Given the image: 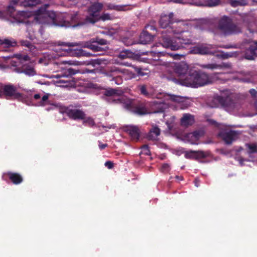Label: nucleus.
<instances>
[{
	"label": "nucleus",
	"mask_w": 257,
	"mask_h": 257,
	"mask_svg": "<svg viewBox=\"0 0 257 257\" xmlns=\"http://www.w3.org/2000/svg\"><path fill=\"white\" fill-rule=\"evenodd\" d=\"M223 65L224 67H229L230 66V65L229 64H224Z\"/></svg>",
	"instance_id": "obj_58"
},
{
	"label": "nucleus",
	"mask_w": 257,
	"mask_h": 257,
	"mask_svg": "<svg viewBox=\"0 0 257 257\" xmlns=\"http://www.w3.org/2000/svg\"><path fill=\"white\" fill-rule=\"evenodd\" d=\"M114 63L116 64H117L123 65H125V66H131V65L130 64H129L128 62L119 63L118 62L115 61Z\"/></svg>",
	"instance_id": "obj_53"
},
{
	"label": "nucleus",
	"mask_w": 257,
	"mask_h": 257,
	"mask_svg": "<svg viewBox=\"0 0 257 257\" xmlns=\"http://www.w3.org/2000/svg\"><path fill=\"white\" fill-rule=\"evenodd\" d=\"M18 5L11 4L10 2V5L7 8V12H2L0 11V19H6L8 17H11L18 23H27V19L33 15L34 16L35 19V11L34 13L28 11H18L15 12V7ZM36 20V19H35Z\"/></svg>",
	"instance_id": "obj_5"
},
{
	"label": "nucleus",
	"mask_w": 257,
	"mask_h": 257,
	"mask_svg": "<svg viewBox=\"0 0 257 257\" xmlns=\"http://www.w3.org/2000/svg\"><path fill=\"white\" fill-rule=\"evenodd\" d=\"M196 151H190L186 152L185 154V157L187 159L196 160Z\"/></svg>",
	"instance_id": "obj_39"
},
{
	"label": "nucleus",
	"mask_w": 257,
	"mask_h": 257,
	"mask_svg": "<svg viewBox=\"0 0 257 257\" xmlns=\"http://www.w3.org/2000/svg\"><path fill=\"white\" fill-rule=\"evenodd\" d=\"M43 26L41 27V29H40V32L41 35L43 34Z\"/></svg>",
	"instance_id": "obj_59"
},
{
	"label": "nucleus",
	"mask_w": 257,
	"mask_h": 257,
	"mask_svg": "<svg viewBox=\"0 0 257 257\" xmlns=\"http://www.w3.org/2000/svg\"><path fill=\"white\" fill-rule=\"evenodd\" d=\"M229 4L233 7L245 6L247 4L246 0H229Z\"/></svg>",
	"instance_id": "obj_32"
},
{
	"label": "nucleus",
	"mask_w": 257,
	"mask_h": 257,
	"mask_svg": "<svg viewBox=\"0 0 257 257\" xmlns=\"http://www.w3.org/2000/svg\"><path fill=\"white\" fill-rule=\"evenodd\" d=\"M141 153L143 154H145L146 155H149L150 154V150L149 149L148 146L144 145L141 148Z\"/></svg>",
	"instance_id": "obj_44"
},
{
	"label": "nucleus",
	"mask_w": 257,
	"mask_h": 257,
	"mask_svg": "<svg viewBox=\"0 0 257 257\" xmlns=\"http://www.w3.org/2000/svg\"><path fill=\"white\" fill-rule=\"evenodd\" d=\"M254 107H255V109L256 110V112L254 114H257V100L254 103Z\"/></svg>",
	"instance_id": "obj_56"
},
{
	"label": "nucleus",
	"mask_w": 257,
	"mask_h": 257,
	"mask_svg": "<svg viewBox=\"0 0 257 257\" xmlns=\"http://www.w3.org/2000/svg\"><path fill=\"white\" fill-rule=\"evenodd\" d=\"M49 94H47L42 95L40 93H35L30 90L24 93V99L22 102L29 105L36 104L35 101H37L38 106H44L48 103Z\"/></svg>",
	"instance_id": "obj_13"
},
{
	"label": "nucleus",
	"mask_w": 257,
	"mask_h": 257,
	"mask_svg": "<svg viewBox=\"0 0 257 257\" xmlns=\"http://www.w3.org/2000/svg\"><path fill=\"white\" fill-rule=\"evenodd\" d=\"M63 112H65L69 118L74 120L84 119L86 115L82 110L70 107L64 108Z\"/></svg>",
	"instance_id": "obj_16"
},
{
	"label": "nucleus",
	"mask_w": 257,
	"mask_h": 257,
	"mask_svg": "<svg viewBox=\"0 0 257 257\" xmlns=\"http://www.w3.org/2000/svg\"><path fill=\"white\" fill-rule=\"evenodd\" d=\"M100 43L101 44H106V40H100Z\"/></svg>",
	"instance_id": "obj_57"
},
{
	"label": "nucleus",
	"mask_w": 257,
	"mask_h": 257,
	"mask_svg": "<svg viewBox=\"0 0 257 257\" xmlns=\"http://www.w3.org/2000/svg\"><path fill=\"white\" fill-rule=\"evenodd\" d=\"M67 78H68V80L60 79L57 81V83L59 84V86H68L70 84V78L68 77V76H67Z\"/></svg>",
	"instance_id": "obj_40"
},
{
	"label": "nucleus",
	"mask_w": 257,
	"mask_h": 257,
	"mask_svg": "<svg viewBox=\"0 0 257 257\" xmlns=\"http://www.w3.org/2000/svg\"><path fill=\"white\" fill-rule=\"evenodd\" d=\"M161 170L162 172L166 173L170 170V166L167 164H164L162 165Z\"/></svg>",
	"instance_id": "obj_46"
},
{
	"label": "nucleus",
	"mask_w": 257,
	"mask_h": 257,
	"mask_svg": "<svg viewBox=\"0 0 257 257\" xmlns=\"http://www.w3.org/2000/svg\"><path fill=\"white\" fill-rule=\"evenodd\" d=\"M22 45L31 48L33 46L32 44L28 41H22L21 42Z\"/></svg>",
	"instance_id": "obj_48"
},
{
	"label": "nucleus",
	"mask_w": 257,
	"mask_h": 257,
	"mask_svg": "<svg viewBox=\"0 0 257 257\" xmlns=\"http://www.w3.org/2000/svg\"><path fill=\"white\" fill-rule=\"evenodd\" d=\"M17 43L14 39H0V45L5 47L10 48L17 46Z\"/></svg>",
	"instance_id": "obj_28"
},
{
	"label": "nucleus",
	"mask_w": 257,
	"mask_h": 257,
	"mask_svg": "<svg viewBox=\"0 0 257 257\" xmlns=\"http://www.w3.org/2000/svg\"><path fill=\"white\" fill-rule=\"evenodd\" d=\"M0 97L7 99H17L22 101L24 93L18 91V87L11 83L3 84L0 83Z\"/></svg>",
	"instance_id": "obj_10"
},
{
	"label": "nucleus",
	"mask_w": 257,
	"mask_h": 257,
	"mask_svg": "<svg viewBox=\"0 0 257 257\" xmlns=\"http://www.w3.org/2000/svg\"><path fill=\"white\" fill-rule=\"evenodd\" d=\"M223 48H228V47H222Z\"/></svg>",
	"instance_id": "obj_63"
},
{
	"label": "nucleus",
	"mask_w": 257,
	"mask_h": 257,
	"mask_svg": "<svg viewBox=\"0 0 257 257\" xmlns=\"http://www.w3.org/2000/svg\"><path fill=\"white\" fill-rule=\"evenodd\" d=\"M249 92L251 94V95L254 96L256 94L257 91L254 89H251L249 90Z\"/></svg>",
	"instance_id": "obj_54"
},
{
	"label": "nucleus",
	"mask_w": 257,
	"mask_h": 257,
	"mask_svg": "<svg viewBox=\"0 0 257 257\" xmlns=\"http://www.w3.org/2000/svg\"><path fill=\"white\" fill-rule=\"evenodd\" d=\"M219 136L226 144H231L233 141L238 138V134L233 131H222L219 134Z\"/></svg>",
	"instance_id": "obj_17"
},
{
	"label": "nucleus",
	"mask_w": 257,
	"mask_h": 257,
	"mask_svg": "<svg viewBox=\"0 0 257 257\" xmlns=\"http://www.w3.org/2000/svg\"><path fill=\"white\" fill-rule=\"evenodd\" d=\"M135 71L137 72L138 74L140 76H144L146 74L142 72V69L140 67L132 66Z\"/></svg>",
	"instance_id": "obj_45"
},
{
	"label": "nucleus",
	"mask_w": 257,
	"mask_h": 257,
	"mask_svg": "<svg viewBox=\"0 0 257 257\" xmlns=\"http://www.w3.org/2000/svg\"><path fill=\"white\" fill-rule=\"evenodd\" d=\"M173 14L170 13L168 15H163L161 16L159 25L162 28H166L171 23H173Z\"/></svg>",
	"instance_id": "obj_24"
},
{
	"label": "nucleus",
	"mask_w": 257,
	"mask_h": 257,
	"mask_svg": "<svg viewBox=\"0 0 257 257\" xmlns=\"http://www.w3.org/2000/svg\"><path fill=\"white\" fill-rule=\"evenodd\" d=\"M105 166L107 167L108 169H112L113 167V164L111 161H106L105 163Z\"/></svg>",
	"instance_id": "obj_50"
},
{
	"label": "nucleus",
	"mask_w": 257,
	"mask_h": 257,
	"mask_svg": "<svg viewBox=\"0 0 257 257\" xmlns=\"http://www.w3.org/2000/svg\"><path fill=\"white\" fill-rule=\"evenodd\" d=\"M39 63H42V59H40L39 60Z\"/></svg>",
	"instance_id": "obj_62"
},
{
	"label": "nucleus",
	"mask_w": 257,
	"mask_h": 257,
	"mask_svg": "<svg viewBox=\"0 0 257 257\" xmlns=\"http://www.w3.org/2000/svg\"><path fill=\"white\" fill-rule=\"evenodd\" d=\"M171 57H172L174 59H180L183 56V55H179L178 54H168Z\"/></svg>",
	"instance_id": "obj_49"
},
{
	"label": "nucleus",
	"mask_w": 257,
	"mask_h": 257,
	"mask_svg": "<svg viewBox=\"0 0 257 257\" xmlns=\"http://www.w3.org/2000/svg\"><path fill=\"white\" fill-rule=\"evenodd\" d=\"M104 74L113 81L115 84L119 85L122 83L121 75L126 76L125 79H130L136 77L135 74L128 69H122L112 66L105 70Z\"/></svg>",
	"instance_id": "obj_6"
},
{
	"label": "nucleus",
	"mask_w": 257,
	"mask_h": 257,
	"mask_svg": "<svg viewBox=\"0 0 257 257\" xmlns=\"http://www.w3.org/2000/svg\"><path fill=\"white\" fill-rule=\"evenodd\" d=\"M59 53L57 54L58 56H75L80 57L84 55L83 51L81 49L78 50L77 51H73L72 49L69 48L68 49H59Z\"/></svg>",
	"instance_id": "obj_22"
},
{
	"label": "nucleus",
	"mask_w": 257,
	"mask_h": 257,
	"mask_svg": "<svg viewBox=\"0 0 257 257\" xmlns=\"http://www.w3.org/2000/svg\"><path fill=\"white\" fill-rule=\"evenodd\" d=\"M218 74L209 75L202 71H194L181 79V84L186 86L197 88L214 82L218 77Z\"/></svg>",
	"instance_id": "obj_4"
},
{
	"label": "nucleus",
	"mask_w": 257,
	"mask_h": 257,
	"mask_svg": "<svg viewBox=\"0 0 257 257\" xmlns=\"http://www.w3.org/2000/svg\"><path fill=\"white\" fill-rule=\"evenodd\" d=\"M160 134V130L156 126H153L148 135V139L150 140H156Z\"/></svg>",
	"instance_id": "obj_27"
},
{
	"label": "nucleus",
	"mask_w": 257,
	"mask_h": 257,
	"mask_svg": "<svg viewBox=\"0 0 257 257\" xmlns=\"http://www.w3.org/2000/svg\"><path fill=\"white\" fill-rule=\"evenodd\" d=\"M62 45L67 46L69 47H72V46H78V44L76 43H63Z\"/></svg>",
	"instance_id": "obj_51"
},
{
	"label": "nucleus",
	"mask_w": 257,
	"mask_h": 257,
	"mask_svg": "<svg viewBox=\"0 0 257 257\" xmlns=\"http://www.w3.org/2000/svg\"><path fill=\"white\" fill-rule=\"evenodd\" d=\"M254 2L257 3V0H255Z\"/></svg>",
	"instance_id": "obj_64"
},
{
	"label": "nucleus",
	"mask_w": 257,
	"mask_h": 257,
	"mask_svg": "<svg viewBox=\"0 0 257 257\" xmlns=\"http://www.w3.org/2000/svg\"><path fill=\"white\" fill-rule=\"evenodd\" d=\"M68 71L69 72V73L71 75H72V74H76V72L73 70V69L72 68H69L68 70Z\"/></svg>",
	"instance_id": "obj_55"
},
{
	"label": "nucleus",
	"mask_w": 257,
	"mask_h": 257,
	"mask_svg": "<svg viewBox=\"0 0 257 257\" xmlns=\"http://www.w3.org/2000/svg\"><path fill=\"white\" fill-rule=\"evenodd\" d=\"M153 39V37L147 31H143L140 35V39L142 43L147 44L150 42Z\"/></svg>",
	"instance_id": "obj_30"
},
{
	"label": "nucleus",
	"mask_w": 257,
	"mask_h": 257,
	"mask_svg": "<svg viewBox=\"0 0 257 257\" xmlns=\"http://www.w3.org/2000/svg\"><path fill=\"white\" fill-rule=\"evenodd\" d=\"M104 6L107 10H115L118 12H124L132 10L131 8H128L130 6L121 5H117L111 3L105 4Z\"/></svg>",
	"instance_id": "obj_23"
},
{
	"label": "nucleus",
	"mask_w": 257,
	"mask_h": 257,
	"mask_svg": "<svg viewBox=\"0 0 257 257\" xmlns=\"http://www.w3.org/2000/svg\"><path fill=\"white\" fill-rule=\"evenodd\" d=\"M217 100L226 111L230 113L238 112L241 107L238 102L232 99L228 91L222 93L220 96H217Z\"/></svg>",
	"instance_id": "obj_12"
},
{
	"label": "nucleus",
	"mask_w": 257,
	"mask_h": 257,
	"mask_svg": "<svg viewBox=\"0 0 257 257\" xmlns=\"http://www.w3.org/2000/svg\"><path fill=\"white\" fill-rule=\"evenodd\" d=\"M5 174L9 177L10 180L15 184H19L23 180L22 176L18 173L9 172L5 173Z\"/></svg>",
	"instance_id": "obj_26"
},
{
	"label": "nucleus",
	"mask_w": 257,
	"mask_h": 257,
	"mask_svg": "<svg viewBox=\"0 0 257 257\" xmlns=\"http://www.w3.org/2000/svg\"><path fill=\"white\" fill-rule=\"evenodd\" d=\"M157 100L152 102V111L148 110L144 104H141L136 107L135 112L138 114L144 115L150 113L162 112L169 107L176 109H184L187 107L185 98L180 96L160 93L157 96Z\"/></svg>",
	"instance_id": "obj_1"
},
{
	"label": "nucleus",
	"mask_w": 257,
	"mask_h": 257,
	"mask_svg": "<svg viewBox=\"0 0 257 257\" xmlns=\"http://www.w3.org/2000/svg\"><path fill=\"white\" fill-rule=\"evenodd\" d=\"M190 53L194 54L207 55L212 54L218 58L227 59L233 56L232 53H225L216 51L213 46L209 44H202L193 47L190 50Z\"/></svg>",
	"instance_id": "obj_8"
},
{
	"label": "nucleus",
	"mask_w": 257,
	"mask_h": 257,
	"mask_svg": "<svg viewBox=\"0 0 257 257\" xmlns=\"http://www.w3.org/2000/svg\"><path fill=\"white\" fill-rule=\"evenodd\" d=\"M123 92L119 88L107 89L104 93L106 96L112 97L114 100H117L121 103L125 104V106H132V101L122 96Z\"/></svg>",
	"instance_id": "obj_15"
},
{
	"label": "nucleus",
	"mask_w": 257,
	"mask_h": 257,
	"mask_svg": "<svg viewBox=\"0 0 257 257\" xmlns=\"http://www.w3.org/2000/svg\"><path fill=\"white\" fill-rule=\"evenodd\" d=\"M112 17L108 13H103L102 15H100V20L102 21L111 20Z\"/></svg>",
	"instance_id": "obj_43"
},
{
	"label": "nucleus",
	"mask_w": 257,
	"mask_h": 257,
	"mask_svg": "<svg viewBox=\"0 0 257 257\" xmlns=\"http://www.w3.org/2000/svg\"><path fill=\"white\" fill-rule=\"evenodd\" d=\"M49 6V5H44L35 12V19L38 23L44 25L51 23L55 26L66 27L80 25L79 23L77 25L75 24L77 22V14L72 16L67 14H56L47 10Z\"/></svg>",
	"instance_id": "obj_3"
},
{
	"label": "nucleus",
	"mask_w": 257,
	"mask_h": 257,
	"mask_svg": "<svg viewBox=\"0 0 257 257\" xmlns=\"http://www.w3.org/2000/svg\"><path fill=\"white\" fill-rule=\"evenodd\" d=\"M155 65H164L166 68L170 70L172 69L174 73H175L179 77V81L181 84V79L186 78L189 67L188 65L184 62H181L180 63L174 62H163L160 59L156 60V62L154 64Z\"/></svg>",
	"instance_id": "obj_9"
},
{
	"label": "nucleus",
	"mask_w": 257,
	"mask_h": 257,
	"mask_svg": "<svg viewBox=\"0 0 257 257\" xmlns=\"http://www.w3.org/2000/svg\"><path fill=\"white\" fill-rule=\"evenodd\" d=\"M40 0H11V4L24 7H32L39 4Z\"/></svg>",
	"instance_id": "obj_21"
},
{
	"label": "nucleus",
	"mask_w": 257,
	"mask_h": 257,
	"mask_svg": "<svg viewBox=\"0 0 257 257\" xmlns=\"http://www.w3.org/2000/svg\"><path fill=\"white\" fill-rule=\"evenodd\" d=\"M218 29L224 35L235 34L241 32L240 23L235 24L227 17H223L219 21Z\"/></svg>",
	"instance_id": "obj_11"
},
{
	"label": "nucleus",
	"mask_w": 257,
	"mask_h": 257,
	"mask_svg": "<svg viewBox=\"0 0 257 257\" xmlns=\"http://www.w3.org/2000/svg\"><path fill=\"white\" fill-rule=\"evenodd\" d=\"M203 135V131H197L187 134L185 136V139L191 144H198V141Z\"/></svg>",
	"instance_id": "obj_18"
},
{
	"label": "nucleus",
	"mask_w": 257,
	"mask_h": 257,
	"mask_svg": "<svg viewBox=\"0 0 257 257\" xmlns=\"http://www.w3.org/2000/svg\"><path fill=\"white\" fill-rule=\"evenodd\" d=\"M201 67L203 68L213 69L217 68L219 67V65H218L215 64H203L201 65Z\"/></svg>",
	"instance_id": "obj_42"
},
{
	"label": "nucleus",
	"mask_w": 257,
	"mask_h": 257,
	"mask_svg": "<svg viewBox=\"0 0 257 257\" xmlns=\"http://www.w3.org/2000/svg\"><path fill=\"white\" fill-rule=\"evenodd\" d=\"M176 178H178V179H179L181 180H182V177L176 176Z\"/></svg>",
	"instance_id": "obj_60"
},
{
	"label": "nucleus",
	"mask_w": 257,
	"mask_h": 257,
	"mask_svg": "<svg viewBox=\"0 0 257 257\" xmlns=\"http://www.w3.org/2000/svg\"><path fill=\"white\" fill-rule=\"evenodd\" d=\"M56 78H61V76H60V75H56Z\"/></svg>",
	"instance_id": "obj_61"
},
{
	"label": "nucleus",
	"mask_w": 257,
	"mask_h": 257,
	"mask_svg": "<svg viewBox=\"0 0 257 257\" xmlns=\"http://www.w3.org/2000/svg\"><path fill=\"white\" fill-rule=\"evenodd\" d=\"M138 88L141 92V93L146 96V97H150L151 94L147 91L146 86L145 85H141L138 86Z\"/></svg>",
	"instance_id": "obj_37"
},
{
	"label": "nucleus",
	"mask_w": 257,
	"mask_h": 257,
	"mask_svg": "<svg viewBox=\"0 0 257 257\" xmlns=\"http://www.w3.org/2000/svg\"><path fill=\"white\" fill-rule=\"evenodd\" d=\"M194 116L189 113L184 114L180 120L181 124L184 126L191 125L194 123Z\"/></svg>",
	"instance_id": "obj_25"
},
{
	"label": "nucleus",
	"mask_w": 257,
	"mask_h": 257,
	"mask_svg": "<svg viewBox=\"0 0 257 257\" xmlns=\"http://www.w3.org/2000/svg\"><path fill=\"white\" fill-rule=\"evenodd\" d=\"M204 6L208 7H215L218 5L220 3V0H204Z\"/></svg>",
	"instance_id": "obj_34"
},
{
	"label": "nucleus",
	"mask_w": 257,
	"mask_h": 257,
	"mask_svg": "<svg viewBox=\"0 0 257 257\" xmlns=\"http://www.w3.org/2000/svg\"><path fill=\"white\" fill-rule=\"evenodd\" d=\"M170 1L175 3L181 4H187L189 3V0H171Z\"/></svg>",
	"instance_id": "obj_47"
},
{
	"label": "nucleus",
	"mask_w": 257,
	"mask_h": 257,
	"mask_svg": "<svg viewBox=\"0 0 257 257\" xmlns=\"http://www.w3.org/2000/svg\"><path fill=\"white\" fill-rule=\"evenodd\" d=\"M9 58H13L10 63L12 65L15 67V71L18 73H24L29 76H34L36 74V72L34 67L30 65L24 64L20 67V64H22L23 61H27L29 60L28 55L16 54L13 57L9 56Z\"/></svg>",
	"instance_id": "obj_7"
},
{
	"label": "nucleus",
	"mask_w": 257,
	"mask_h": 257,
	"mask_svg": "<svg viewBox=\"0 0 257 257\" xmlns=\"http://www.w3.org/2000/svg\"><path fill=\"white\" fill-rule=\"evenodd\" d=\"M210 25V22L206 19H200L196 23L195 27L200 30L207 29Z\"/></svg>",
	"instance_id": "obj_29"
},
{
	"label": "nucleus",
	"mask_w": 257,
	"mask_h": 257,
	"mask_svg": "<svg viewBox=\"0 0 257 257\" xmlns=\"http://www.w3.org/2000/svg\"><path fill=\"white\" fill-rule=\"evenodd\" d=\"M188 27V24L184 22H178L176 25L174 26L176 29L173 30L171 28V32L174 34H179V37L174 38H171L170 36H162L161 42L153 47L154 51L151 52V54H157L158 56L165 55V53L161 52L160 50H156L155 48L162 46L166 49H170L171 50H177L181 49L183 47V45H189L192 43V40L190 39V32H185L186 28Z\"/></svg>",
	"instance_id": "obj_2"
},
{
	"label": "nucleus",
	"mask_w": 257,
	"mask_h": 257,
	"mask_svg": "<svg viewBox=\"0 0 257 257\" xmlns=\"http://www.w3.org/2000/svg\"><path fill=\"white\" fill-rule=\"evenodd\" d=\"M107 146L106 144H101L100 142H99V148L100 150L104 149Z\"/></svg>",
	"instance_id": "obj_52"
},
{
	"label": "nucleus",
	"mask_w": 257,
	"mask_h": 257,
	"mask_svg": "<svg viewBox=\"0 0 257 257\" xmlns=\"http://www.w3.org/2000/svg\"><path fill=\"white\" fill-rule=\"evenodd\" d=\"M83 120V124L85 125H87L90 127H92L93 126H94L95 124V123L94 122V119L90 117H88L86 118L85 117V118Z\"/></svg>",
	"instance_id": "obj_36"
},
{
	"label": "nucleus",
	"mask_w": 257,
	"mask_h": 257,
	"mask_svg": "<svg viewBox=\"0 0 257 257\" xmlns=\"http://www.w3.org/2000/svg\"><path fill=\"white\" fill-rule=\"evenodd\" d=\"M124 130L130 135L132 140L134 141L139 140L141 132L138 126L128 125L125 127Z\"/></svg>",
	"instance_id": "obj_19"
},
{
	"label": "nucleus",
	"mask_w": 257,
	"mask_h": 257,
	"mask_svg": "<svg viewBox=\"0 0 257 257\" xmlns=\"http://www.w3.org/2000/svg\"><path fill=\"white\" fill-rule=\"evenodd\" d=\"M204 0H189L188 4L196 6H204Z\"/></svg>",
	"instance_id": "obj_41"
},
{
	"label": "nucleus",
	"mask_w": 257,
	"mask_h": 257,
	"mask_svg": "<svg viewBox=\"0 0 257 257\" xmlns=\"http://www.w3.org/2000/svg\"><path fill=\"white\" fill-rule=\"evenodd\" d=\"M210 156V153L209 151H196V160H199L200 159H204Z\"/></svg>",
	"instance_id": "obj_31"
},
{
	"label": "nucleus",
	"mask_w": 257,
	"mask_h": 257,
	"mask_svg": "<svg viewBox=\"0 0 257 257\" xmlns=\"http://www.w3.org/2000/svg\"><path fill=\"white\" fill-rule=\"evenodd\" d=\"M85 47H87L95 52L100 51L101 49V47L96 44H87L85 45Z\"/></svg>",
	"instance_id": "obj_38"
},
{
	"label": "nucleus",
	"mask_w": 257,
	"mask_h": 257,
	"mask_svg": "<svg viewBox=\"0 0 257 257\" xmlns=\"http://www.w3.org/2000/svg\"><path fill=\"white\" fill-rule=\"evenodd\" d=\"M133 56L131 52L128 50L122 51L118 55V58L121 59L131 58Z\"/></svg>",
	"instance_id": "obj_33"
},
{
	"label": "nucleus",
	"mask_w": 257,
	"mask_h": 257,
	"mask_svg": "<svg viewBox=\"0 0 257 257\" xmlns=\"http://www.w3.org/2000/svg\"><path fill=\"white\" fill-rule=\"evenodd\" d=\"M103 8V5L100 3H94L88 10V15L86 17L85 22L80 23L82 25L86 23L94 24L100 20V13Z\"/></svg>",
	"instance_id": "obj_14"
},
{
	"label": "nucleus",
	"mask_w": 257,
	"mask_h": 257,
	"mask_svg": "<svg viewBox=\"0 0 257 257\" xmlns=\"http://www.w3.org/2000/svg\"><path fill=\"white\" fill-rule=\"evenodd\" d=\"M246 146L248 149L249 153H254L257 152V145L254 143L247 144Z\"/></svg>",
	"instance_id": "obj_35"
},
{
	"label": "nucleus",
	"mask_w": 257,
	"mask_h": 257,
	"mask_svg": "<svg viewBox=\"0 0 257 257\" xmlns=\"http://www.w3.org/2000/svg\"><path fill=\"white\" fill-rule=\"evenodd\" d=\"M244 56L245 59L252 60L257 56V42H254L247 48L244 52Z\"/></svg>",
	"instance_id": "obj_20"
}]
</instances>
